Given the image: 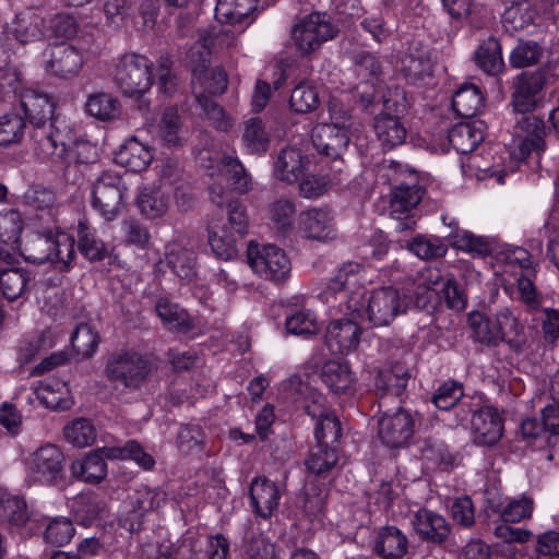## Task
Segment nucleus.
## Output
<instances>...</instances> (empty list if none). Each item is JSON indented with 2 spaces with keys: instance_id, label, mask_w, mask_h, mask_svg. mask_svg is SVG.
Segmentation results:
<instances>
[{
  "instance_id": "f257e3e1",
  "label": "nucleus",
  "mask_w": 559,
  "mask_h": 559,
  "mask_svg": "<svg viewBox=\"0 0 559 559\" xmlns=\"http://www.w3.org/2000/svg\"><path fill=\"white\" fill-rule=\"evenodd\" d=\"M364 281L365 269L360 263H344L328 284L326 301L340 297L341 311L373 326L389 325L407 311L409 300L406 295L393 287H381L365 295L361 292Z\"/></svg>"
},
{
  "instance_id": "f03ea898",
  "label": "nucleus",
  "mask_w": 559,
  "mask_h": 559,
  "mask_svg": "<svg viewBox=\"0 0 559 559\" xmlns=\"http://www.w3.org/2000/svg\"><path fill=\"white\" fill-rule=\"evenodd\" d=\"M93 147L86 142H78L66 120L55 118L49 122V130L37 133L36 154L39 158L60 167L72 163H88V152Z\"/></svg>"
},
{
  "instance_id": "7ed1b4c3",
  "label": "nucleus",
  "mask_w": 559,
  "mask_h": 559,
  "mask_svg": "<svg viewBox=\"0 0 559 559\" xmlns=\"http://www.w3.org/2000/svg\"><path fill=\"white\" fill-rule=\"evenodd\" d=\"M75 241L68 233L57 229L55 233H33L21 241L16 250L25 260L44 264L50 262L56 269L66 271L75 257Z\"/></svg>"
},
{
  "instance_id": "20e7f679",
  "label": "nucleus",
  "mask_w": 559,
  "mask_h": 559,
  "mask_svg": "<svg viewBox=\"0 0 559 559\" xmlns=\"http://www.w3.org/2000/svg\"><path fill=\"white\" fill-rule=\"evenodd\" d=\"M153 62L144 55L123 53L115 62V82L123 95L139 98L153 85Z\"/></svg>"
},
{
  "instance_id": "39448f33",
  "label": "nucleus",
  "mask_w": 559,
  "mask_h": 559,
  "mask_svg": "<svg viewBox=\"0 0 559 559\" xmlns=\"http://www.w3.org/2000/svg\"><path fill=\"white\" fill-rule=\"evenodd\" d=\"M407 100L402 88L389 90L383 96V111L374 118V132L384 148H393L404 143L406 128L400 116L406 111Z\"/></svg>"
},
{
  "instance_id": "423d86ee",
  "label": "nucleus",
  "mask_w": 559,
  "mask_h": 559,
  "mask_svg": "<svg viewBox=\"0 0 559 559\" xmlns=\"http://www.w3.org/2000/svg\"><path fill=\"white\" fill-rule=\"evenodd\" d=\"M28 485L53 486L64 477V455L61 449L46 443L28 453L24 460Z\"/></svg>"
},
{
  "instance_id": "0eeeda50",
  "label": "nucleus",
  "mask_w": 559,
  "mask_h": 559,
  "mask_svg": "<svg viewBox=\"0 0 559 559\" xmlns=\"http://www.w3.org/2000/svg\"><path fill=\"white\" fill-rule=\"evenodd\" d=\"M127 186L114 170L103 171L92 188V206L107 222L121 215L127 204Z\"/></svg>"
},
{
  "instance_id": "6e6552de",
  "label": "nucleus",
  "mask_w": 559,
  "mask_h": 559,
  "mask_svg": "<svg viewBox=\"0 0 559 559\" xmlns=\"http://www.w3.org/2000/svg\"><path fill=\"white\" fill-rule=\"evenodd\" d=\"M338 34V27L325 13L313 12L292 28V39L301 55H310Z\"/></svg>"
},
{
  "instance_id": "1a4fd4ad",
  "label": "nucleus",
  "mask_w": 559,
  "mask_h": 559,
  "mask_svg": "<svg viewBox=\"0 0 559 559\" xmlns=\"http://www.w3.org/2000/svg\"><path fill=\"white\" fill-rule=\"evenodd\" d=\"M311 142L322 156V166H330L334 173H343L345 164L342 158L349 143V130L338 124L320 123L311 132Z\"/></svg>"
},
{
  "instance_id": "9d476101",
  "label": "nucleus",
  "mask_w": 559,
  "mask_h": 559,
  "mask_svg": "<svg viewBox=\"0 0 559 559\" xmlns=\"http://www.w3.org/2000/svg\"><path fill=\"white\" fill-rule=\"evenodd\" d=\"M151 367L148 360L132 350L114 353L107 360L105 374L107 379L128 389H138L146 380Z\"/></svg>"
},
{
  "instance_id": "9b49d317",
  "label": "nucleus",
  "mask_w": 559,
  "mask_h": 559,
  "mask_svg": "<svg viewBox=\"0 0 559 559\" xmlns=\"http://www.w3.org/2000/svg\"><path fill=\"white\" fill-rule=\"evenodd\" d=\"M247 259L254 273L275 284L285 282L290 275L292 264L287 254L274 245L250 242Z\"/></svg>"
},
{
  "instance_id": "f8f14e48",
  "label": "nucleus",
  "mask_w": 559,
  "mask_h": 559,
  "mask_svg": "<svg viewBox=\"0 0 559 559\" xmlns=\"http://www.w3.org/2000/svg\"><path fill=\"white\" fill-rule=\"evenodd\" d=\"M166 501V493L158 488L136 487L128 496L119 514V525L132 533L139 531L147 512L159 509Z\"/></svg>"
},
{
  "instance_id": "ddd939ff",
  "label": "nucleus",
  "mask_w": 559,
  "mask_h": 559,
  "mask_svg": "<svg viewBox=\"0 0 559 559\" xmlns=\"http://www.w3.org/2000/svg\"><path fill=\"white\" fill-rule=\"evenodd\" d=\"M412 415L400 408L393 414H383L378 420V438L389 449L407 447L414 435Z\"/></svg>"
},
{
  "instance_id": "4468645a",
  "label": "nucleus",
  "mask_w": 559,
  "mask_h": 559,
  "mask_svg": "<svg viewBox=\"0 0 559 559\" xmlns=\"http://www.w3.org/2000/svg\"><path fill=\"white\" fill-rule=\"evenodd\" d=\"M201 163L210 177H228L238 192L246 193L252 189L251 177L237 157L223 155L213 159L205 151L201 154Z\"/></svg>"
},
{
  "instance_id": "2eb2a0df",
  "label": "nucleus",
  "mask_w": 559,
  "mask_h": 559,
  "mask_svg": "<svg viewBox=\"0 0 559 559\" xmlns=\"http://www.w3.org/2000/svg\"><path fill=\"white\" fill-rule=\"evenodd\" d=\"M298 230L309 240L326 242L337 236L334 215L326 207H311L300 213Z\"/></svg>"
},
{
  "instance_id": "dca6fc26",
  "label": "nucleus",
  "mask_w": 559,
  "mask_h": 559,
  "mask_svg": "<svg viewBox=\"0 0 559 559\" xmlns=\"http://www.w3.org/2000/svg\"><path fill=\"white\" fill-rule=\"evenodd\" d=\"M544 134L545 126L540 118L522 114L514 127V143L519 152L514 151L512 155L519 159H525L532 151H544Z\"/></svg>"
},
{
  "instance_id": "f3484780",
  "label": "nucleus",
  "mask_w": 559,
  "mask_h": 559,
  "mask_svg": "<svg viewBox=\"0 0 559 559\" xmlns=\"http://www.w3.org/2000/svg\"><path fill=\"white\" fill-rule=\"evenodd\" d=\"M355 318L330 322L325 331V345L332 354H349L360 342L361 328Z\"/></svg>"
},
{
  "instance_id": "a211bd4d",
  "label": "nucleus",
  "mask_w": 559,
  "mask_h": 559,
  "mask_svg": "<svg viewBox=\"0 0 559 559\" xmlns=\"http://www.w3.org/2000/svg\"><path fill=\"white\" fill-rule=\"evenodd\" d=\"M472 412V432L475 443L485 447L495 445L503 433V420L498 409L485 405Z\"/></svg>"
},
{
  "instance_id": "6ab92c4d",
  "label": "nucleus",
  "mask_w": 559,
  "mask_h": 559,
  "mask_svg": "<svg viewBox=\"0 0 559 559\" xmlns=\"http://www.w3.org/2000/svg\"><path fill=\"white\" fill-rule=\"evenodd\" d=\"M20 98L25 116L37 128L35 133L37 140V133L49 130V126L46 127L47 120L51 122L56 118L52 117L55 103L48 94L34 88L23 90Z\"/></svg>"
},
{
  "instance_id": "aec40b11",
  "label": "nucleus",
  "mask_w": 559,
  "mask_h": 559,
  "mask_svg": "<svg viewBox=\"0 0 559 559\" xmlns=\"http://www.w3.org/2000/svg\"><path fill=\"white\" fill-rule=\"evenodd\" d=\"M8 32L21 44L38 41L45 37V19L38 10L26 8L15 14Z\"/></svg>"
},
{
  "instance_id": "412c9836",
  "label": "nucleus",
  "mask_w": 559,
  "mask_h": 559,
  "mask_svg": "<svg viewBox=\"0 0 559 559\" xmlns=\"http://www.w3.org/2000/svg\"><path fill=\"white\" fill-rule=\"evenodd\" d=\"M83 64V56L75 47L55 45L50 48L46 71L56 78L68 80L76 76Z\"/></svg>"
},
{
  "instance_id": "4be33fe9",
  "label": "nucleus",
  "mask_w": 559,
  "mask_h": 559,
  "mask_svg": "<svg viewBox=\"0 0 559 559\" xmlns=\"http://www.w3.org/2000/svg\"><path fill=\"white\" fill-rule=\"evenodd\" d=\"M414 531L424 540L441 544L451 533L450 524L445 519L426 508L419 509L412 519Z\"/></svg>"
},
{
  "instance_id": "5701e85b",
  "label": "nucleus",
  "mask_w": 559,
  "mask_h": 559,
  "mask_svg": "<svg viewBox=\"0 0 559 559\" xmlns=\"http://www.w3.org/2000/svg\"><path fill=\"white\" fill-rule=\"evenodd\" d=\"M433 64L432 53L426 47H411L402 59L403 73L413 84H420L430 79Z\"/></svg>"
},
{
  "instance_id": "b1692460",
  "label": "nucleus",
  "mask_w": 559,
  "mask_h": 559,
  "mask_svg": "<svg viewBox=\"0 0 559 559\" xmlns=\"http://www.w3.org/2000/svg\"><path fill=\"white\" fill-rule=\"evenodd\" d=\"M153 158V147L139 141L136 136L128 139L115 156L117 164L133 173L145 170Z\"/></svg>"
},
{
  "instance_id": "393cba45",
  "label": "nucleus",
  "mask_w": 559,
  "mask_h": 559,
  "mask_svg": "<svg viewBox=\"0 0 559 559\" xmlns=\"http://www.w3.org/2000/svg\"><path fill=\"white\" fill-rule=\"evenodd\" d=\"M281 493L275 483L264 477L251 481L250 500L257 515L270 518L277 509Z\"/></svg>"
},
{
  "instance_id": "a878e982",
  "label": "nucleus",
  "mask_w": 559,
  "mask_h": 559,
  "mask_svg": "<svg viewBox=\"0 0 559 559\" xmlns=\"http://www.w3.org/2000/svg\"><path fill=\"white\" fill-rule=\"evenodd\" d=\"M536 0H514L502 14V24L507 32H518L535 25L540 13Z\"/></svg>"
},
{
  "instance_id": "bb28decb",
  "label": "nucleus",
  "mask_w": 559,
  "mask_h": 559,
  "mask_svg": "<svg viewBox=\"0 0 559 559\" xmlns=\"http://www.w3.org/2000/svg\"><path fill=\"white\" fill-rule=\"evenodd\" d=\"M408 548L406 535L396 526H383L374 539V552L382 559H401Z\"/></svg>"
},
{
  "instance_id": "cd10ccee",
  "label": "nucleus",
  "mask_w": 559,
  "mask_h": 559,
  "mask_svg": "<svg viewBox=\"0 0 559 559\" xmlns=\"http://www.w3.org/2000/svg\"><path fill=\"white\" fill-rule=\"evenodd\" d=\"M136 203L142 215L155 219L167 213L170 205V192L163 186H145L140 191Z\"/></svg>"
},
{
  "instance_id": "c85d7f7f",
  "label": "nucleus",
  "mask_w": 559,
  "mask_h": 559,
  "mask_svg": "<svg viewBox=\"0 0 559 559\" xmlns=\"http://www.w3.org/2000/svg\"><path fill=\"white\" fill-rule=\"evenodd\" d=\"M484 139L483 121L460 122L448 132L450 145L461 154L473 152Z\"/></svg>"
},
{
  "instance_id": "c756f323",
  "label": "nucleus",
  "mask_w": 559,
  "mask_h": 559,
  "mask_svg": "<svg viewBox=\"0 0 559 559\" xmlns=\"http://www.w3.org/2000/svg\"><path fill=\"white\" fill-rule=\"evenodd\" d=\"M23 226V218L19 211L10 210L0 213V242L5 246L3 249L0 248V260L9 261L12 252L19 248Z\"/></svg>"
},
{
  "instance_id": "7c9ffc66",
  "label": "nucleus",
  "mask_w": 559,
  "mask_h": 559,
  "mask_svg": "<svg viewBox=\"0 0 559 559\" xmlns=\"http://www.w3.org/2000/svg\"><path fill=\"white\" fill-rule=\"evenodd\" d=\"M240 236L230 231L225 222H212L209 225V243L216 257L223 260H233L238 254Z\"/></svg>"
},
{
  "instance_id": "2f4dec72",
  "label": "nucleus",
  "mask_w": 559,
  "mask_h": 559,
  "mask_svg": "<svg viewBox=\"0 0 559 559\" xmlns=\"http://www.w3.org/2000/svg\"><path fill=\"white\" fill-rule=\"evenodd\" d=\"M306 412L312 418H318L314 436L319 443L329 447V443L336 442L341 438V423L334 414L325 412L321 404H317V401L313 405H306Z\"/></svg>"
},
{
  "instance_id": "473e14b6",
  "label": "nucleus",
  "mask_w": 559,
  "mask_h": 559,
  "mask_svg": "<svg viewBox=\"0 0 559 559\" xmlns=\"http://www.w3.org/2000/svg\"><path fill=\"white\" fill-rule=\"evenodd\" d=\"M73 477L85 483L97 484L107 475V464L96 449L76 459L71 464Z\"/></svg>"
},
{
  "instance_id": "72a5a7b5",
  "label": "nucleus",
  "mask_w": 559,
  "mask_h": 559,
  "mask_svg": "<svg viewBox=\"0 0 559 559\" xmlns=\"http://www.w3.org/2000/svg\"><path fill=\"white\" fill-rule=\"evenodd\" d=\"M306 159L296 147L283 148L275 162L274 174L280 180L293 183L304 175Z\"/></svg>"
},
{
  "instance_id": "f704fd0d",
  "label": "nucleus",
  "mask_w": 559,
  "mask_h": 559,
  "mask_svg": "<svg viewBox=\"0 0 559 559\" xmlns=\"http://www.w3.org/2000/svg\"><path fill=\"white\" fill-rule=\"evenodd\" d=\"M411 378L407 366L396 361L379 371L376 378V388L384 394L401 396Z\"/></svg>"
},
{
  "instance_id": "c9c22d12",
  "label": "nucleus",
  "mask_w": 559,
  "mask_h": 559,
  "mask_svg": "<svg viewBox=\"0 0 559 559\" xmlns=\"http://www.w3.org/2000/svg\"><path fill=\"white\" fill-rule=\"evenodd\" d=\"M165 260L174 274L181 280L191 281L197 274L194 252L178 242L167 246Z\"/></svg>"
},
{
  "instance_id": "e433bc0d",
  "label": "nucleus",
  "mask_w": 559,
  "mask_h": 559,
  "mask_svg": "<svg viewBox=\"0 0 559 559\" xmlns=\"http://www.w3.org/2000/svg\"><path fill=\"white\" fill-rule=\"evenodd\" d=\"M544 87V79L542 74L534 73L531 75L523 74L520 78L519 85L513 95L514 109L520 112H528L536 106V94Z\"/></svg>"
},
{
  "instance_id": "4c0bfd02",
  "label": "nucleus",
  "mask_w": 559,
  "mask_h": 559,
  "mask_svg": "<svg viewBox=\"0 0 559 559\" xmlns=\"http://www.w3.org/2000/svg\"><path fill=\"white\" fill-rule=\"evenodd\" d=\"M24 198L26 204L39 221L46 224L56 221L58 205L56 203L55 193L51 190L46 188L29 189Z\"/></svg>"
},
{
  "instance_id": "58836bf2",
  "label": "nucleus",
  "mask_w": 559,
  "mask_h": 559,
  "mask_svg": "<svg viewBox=\"0 0 559 559\" xmlns=\"http://www.w3.org/2000/svg\"><path fill=\"white\" fill-rule=\"evenodd\" d=\"M35 394L43 405L52 409H67L71 406L69 389L66 382L57 379L41 381L35 388Z\"/></svg>"
},
{
  "instance_id": "ea45409f",
  "label": "nucleus",
  "mask_w": 559,
  "mask_h": 559,
  "mask_svg": "<svg viewBox=\"0 0 559 559\" xmlns=\"http://www.w3.org/2000/svg\"><path fill=\"white\" fill-rule=\"evenodd\" d=\"M425 190L418 185H400L394 188L390 199V215L401 218L408 214L423 199Z\"/></svg>"
},
{
  "instance_id": "a19ab883",
  "label": "nucleus",
  "mask_w": 559,
  "mask_h": 559,
  "mask_svg": "<svg viewBox=\"0 0 559 559\" xmlns=\"http://www.w3.org/2000/svg\"><path fill=\"white\" fill-rule=\"evenodd\" d=\"M484 106V96L475 84H463L453 95L452 108L461 117H474Z\"/></svg>"
},
{
  "instance_id": "79ce46f5",
  "label": "nucleus",
  "mask_w": 559,
  "mask_h": 559,
  "mask_svg": "<svg viewBox=\"0 0 559 559\" xmlns=\"http://www.w3.org/2000/svg\"><path fill=\"white\" fill-rule=\"evenodd\" d=\"M337 462L338 453L336 450L318 442L316 447L310 449L305 465L310 474L325 477L335 468Z\"/></svg>"
},
{
  "instance_id": "37998d69",
  "label": "nucleus",
  "mask_w": 559,
  "mask_h": 559,
  "mask_svg": "<svg viewBox=\"0 0 559 559\" xmlns=\"http://www.w3.org/2000/svg\"><path fill=\"white\" fill-rule=\"evenodd\" d=\"M241 143L245 150L250 154L266 152L270 138L260 118L251 117L242 122Z\"/></svg>"
},
{
  "instance_id": "c03bdc74",
  "label": "nucleus",
  "mask_w": 559,
  "mask_h": 559,
  "mask_svg": "<svg viewBox=\"0 0 559 559\" xmlns=\"http://www.w3.org/2000/svg\"><path fill=\"white\" fill-rule=\"evenodd\" d=\"M119 100L107 92H96L87 96L86 112L102 121H110L120 115Z\"/></svg>"
},
{
  "instance_id": "a18cd8bd",
  "label": "nucleus",
  "mask_w": 559,
  "mask_h": 559,
  "mask_svg": "<svg viewBox=\"0 0 559 559\" xmlns=\"http://www.w3.org/2000/svg\"><path fill=\"white\" fill-rule=\"evenodd\" d=\"M255 0H217L215 17L221 23H242L255 10Z\"/></svg>"
},
{
  "instance_id": "49530a36",
  "label": "nucleus",
  "mask_w": 559,
  "mask_h": 559,
  "mask_svg": "<svg viewBox=\"0 0 559 559\" xmlns=\"http://www.w3.org/2000/svg\"><path fill=\"white\" fill-rule=\"evenodd\" d=\"M156 314L169 329L179 332H188L192 329V322L183 308L166 298L157 300L155 306Z\"/></svg>"
},
{
  "instance_id": "de8ad7c7",
  "label": "nucleus",
  "mask_w": 559,
  "mask_h": 559,
  "mask_svg": "<svg viewBox=\"0 0 559 559\" xmlns=\"http://www.w3.org/2000/svg\"><path fill=\"white\" fill-rule=\"evenodd\" d=\"M320 376L324 384L335 394L345 393L354 381L348 365L336 360L325 362Z\"/></svg>"
},
{
  "instance_id": "09e8293b",
  "label": "nucleus",
  "mask_w": 559,
  "mask_h": 559,
  "mask_svg": "<svg viewBox=\"0 0 559 559\" xmlns=\"http://www.w3.org/2000/svg\"><path fill=\"white\" fill-rule=\"evenodd\" d=\"M181 119L175 107L166 108L156 126V133L169 146H181L185 139L181 130Z\"/></svg>"
},
{
  "instance_id": "8fccbe9b",
  "label": "nucleus",
  "mask_w": 559,
  "mask_h": 559,
  "mask_svg": "<svg viewBox=\"0 0 559 559\" xmlns=\"http://www.w3.org/2000/svg\"><path fill=\"white\" fill-rule=\"evenodd\" d=\"M210 38L203 37L195 41L187 51V60L192 72V90H197V83L202 87V75L209 69L212 51L207 46Z\"/></svg>"
},
{
  "instance_id": "3c124183",
  "label": "nucleus",
  "mask_w": 559,
  "mask_h": 559,
  "mask_svg": "<svg viewBox=\"0 0 559 559\" xmlns=\"http://www.w3.org/2000/svg\"><path fill=\"white\" fill-rule=\"evenodd\" d=\"M28 282V272L23 267L0 269V292L9 300L21 297Z\"/></svg>"
},
{
  "instance_id": "603ef678",
  "label": "nucleus",
  "mask_w": 559,
  "mask_h": 559,
  "mask_svg": "<svg viewBox=\"0 0 559 559\" xmlns=\"http://www.w3.org/2000/svg\"><path fill=\"white\" fill-rule=\"evenodd\" d=\"M96 428L90 419L79 417L63 427V437L75 448L92 445L96 440Z\"/></svg>"
},
{
  "instance_id": "864d4df0",
  "label": "nucleus",
  "mask_w": 559,
  "mask_h": 559,
  "mask_svg": "<svg viewBox=\"0 0 559 559\" xmlns=\"http://www.w3.org/2000/svg\"><path fill=\"white\" fill-rule=\"evenodd\" d=\"M296 205L288 199L274 201L269 209V216L272 227L282 236H287L293 229Z\"/></svg>"
},
{
  "instance_id": "5fc2aeb1",
  "label": "nucleus",
  "mask_w": 559,
  "mask_h": 559,
  "mask_svg": "<svg viewBox=\"0 0 559 559\" xmlns=\"http://www.w3.org/2000/svg\"><path fill=\"white\" fill-rule=\"evenodd\" d=\"M78 241L80 252L91 261H100L107 254L105 242L85 222H80L78 225Z\"/></svg>"
},
{
  "instance_id": "6e6d98bb",
  "label": "nucleus",
  "mask_w": 559,
  "mask_h": 559,
  "mask_svg": "<svg viewBox=\"0 0 559 559\" xmlns=\"http://www.w3.org/2000/svg\"><path fill=\"white\" fill-rule=\"evenodd\" d=\"M329 167V171L321 175L301 176L299 181V192L305 198H318L325 193L330 187L341 182L342 173H334Z\"/></svg>"
},
{
  "instance_id": "4d7b16f0",
  "label": "nucleus",
  "mask_w": 559,
  "mask_h": 559,
  "mask_svg": "<svg viewBox=\"0 0 559 559\" xmlns=\"http://www.w3.org/2000/svg\"><path fill=\"white\" fill-rule=\"evenodd\" d=\"M477 66L491 75L499 74L503 69L501 48L498 40L489 38L475 52Z\"/></svg>"
},
{
  "instance_id": "13d9d810",
  "label": "nucleus",
  "mask_w": 559,
  "mask_h": 559,
  "mask_svg": "<svg viewBox=\"0 0 559 559\" xmlns=\"http://www.w3.org/2000/svg\"><path fill=\"white\" fill-rule=\"evenodd\" d=\"M205 435L198 425H181L177 438L176 447L182 454L200 453L204 449Z\"/></svg>"
},
{
  "instance_id": "bf43d9fd",
  "label": "nucleus",
  "mask_w": 559,
  "mask_h": 559,
  "mask_svg": "<svg viewBox=\"0 0 559 559\" xmlns=\"http://www.w3.org/2000/svg\"><path fill=\"white\" fill-rule=\"evenodd\" d=\"M0 518L14 526H22L29 520V512L23 498L4 493L1 497Z\"/></svg>"
},
{
  "instance_id": "052dcab7",
  "label": "nucleus",
  "mask_w": 559,
  "mask_h": 559,
  "mask_svg": "<svg viewBox=\"0 0 559 559\" xmlns=\"http://www.w3.org/2000/svg\"><path fill=\"white\" fill-rule=\"evenodd\" d=\"M193 93L205 118L211 122V124L218 131H229L233 127V120L225 110L209 96L198 93L197 90L193 91Z\"/></svg>"
},
{
  "instance_id": "680f3d73",
  "label": "nucleus",
  "mask_w": 559,
  "mask_h": 559,
  "mask_svg": "<svg viewBox=\"0 0 559 559\" xmlns=\"http://www.w3.org/2000/svg\"><path fill=\"white\" fill-rule=\"evenodd\" d=\"M451 245L462 251L476 255H486L490 252L489 243L480 236H475L468 230L460 229L451 237Z\"/></svg>"
},
{
  "instance_id": "e2e57ef3",
  "label": "nucleus",
  "mask_w": 559,
  "mask_h": 559,
  "mask_svg": "<svg viewBox=\"0 0 559 559\" xmlns=\"http://www.w3.org/2000/svg\"><path fill=\"white\" fill-rule=\"evenodd\" d=\"M407 248L418 258L428 260L445 255L448 246L439 238L418 236L408 242Z\"/></svg>"
},
{
  "instance_id": "0e129e2a",
  "label": "nucleus",
  "mask_w": 559,
  "mask_h": 559,
  "mask_svg": "<svg viewBox=\"0 0 559 559\" xmlns=\"http://www.w3.org/2000/svg\"><path fill=\"white\" fill-rule=\"evenodd\" d=\"M319 104V95L313 86L299 84L292 92L289 105L296 112H310L314 110Z\"/></svg>"
},
{
  "instance_id": "69168bd1",
  "label": "nucleus",
  "mask_w": 559,
  "mask_h": 559,
  "mask_svg": "<svg viewBox=\"0 0 559 559\" xmlns=\"http://www.w3.org/2000/svg\"><path fill=\"white\" fill-rule=\"evenodd\" d=\"M469 324L473 336L477 342L487 345H496L501 342L492 319L485 318L480 313H474L469 317Z\"/></svg>"
},
{
  "instance_id": "338daca9",
  "label": "nucleus",
  "mask_w": 559,
  "mask_h": 559,
  "mask_svg": "<svg viewBox=\"0 0 559 559\" xmlns=\"http://www.w3.org/2000/svg\"><path fill=\"white\" fill-rule=\"evenodd\" d=\"M99 343V337L88 324H80L72 335L74 350L84 358L94 355Z\"/></svg>"
},
{
  "instance_id": "774afa93",
  "label": "nucleus",
  "mask_w": 559,
  "mask_h": 559,
  "mask_svg": "<svg viewBox=\"0 0 559 559\" xmlns=\"http://www.w3.org/2000/svg\"><path fill=\"white\" fill-rule=\"evenodd\" d=\"M74 533V526L69 519L56 518L47 525L44 538L51 545L63 546L72 539Z\"/></svg>"
}]
</instances>
